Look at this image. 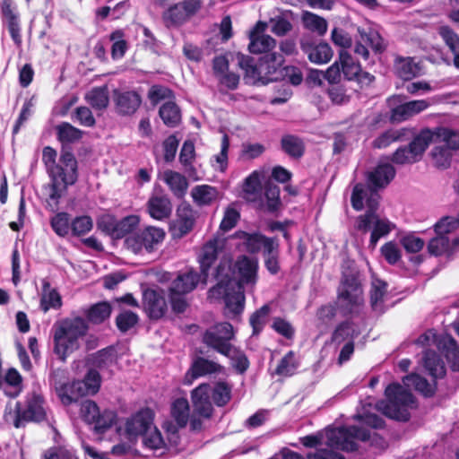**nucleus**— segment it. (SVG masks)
Returning a JSON list of instances; mask_svg holds the SVG:
<instances>
[{
	"instance_id": "f257e3e1",
	"label": "nucleus",
	"mask_w": 459,
	"mask_h": 459,
	"mask_svg": "<svg viewBox=\"0 0 459 459\" xmlns=\"http://www.w3.org/2000/svg\"><path fill=\"white\" fill-rule=\"evenodd\" d=\"M266 23L258 22L249 32L248 50L252 54L265 55L259 58L258 64L249 56H238V65L245 71V80L247 83L262 82L266 84L276 80L273 74L284 62L282 55L276 52L267 54L276 46V40L270 35L264 34Z\"/></svg>"
},
{
	"instance_id": "f03ea898",
	"label": "nucleus",
	"mask_w": 459,
	"mask_h": 459,
	"mask_svg": "<svg viewBox=\"0 0 459 459\" xmlns=\"http://www.w3.org/2000/svg\"><path fill=\"white\" fill-rule=\"evenodd\" d=\"M56 157L57 152L54 148H43L42 161L51 178L49 197L52 200L60 199L67 186L74 184L78 178L77 160L71 151L62 149L58 162Z\"/></svg>"
},
{
	"instance_id": "7ed1b4c3",
	"label": "nucleus",
	"mask_w": 459,
	"mask_h": 459,
	"mask_svg": "<svg viewBox=\"0 0 459 459\" xmlns=\"http://www.w3.org/2000/svg\"><path fill=\"white\" fill-rule=\"evenodd\" d=\"M216 285L208 293L214 299H223L226 307L235 316L240 315L245 307L244 288L236 282L234 270L230 261H221L215 268Z\"/></svg>"
},
{
	"instance_id": "20e7f679",
	"label": "nucleus",
	"mask_w": 459,
	"mask_h": 459,
	"mask_svg": "<svg viewBox=\"0 0 459 459\" xmlns=\"http://www.w3.org/2000/svg\"><path fill=\"white\" fill-rule=\"evenodd\" d=\"M54 351L65 360L79 349L80 339L88 331L86 321L81 316L65 318L54 325Z\"/></svg>"
},
{
	"instance_id": "39448f33",
	"label": "nucleus",
	"mask_w": 459,
	"mask_h": 459,
	"mask_svg": "<svg viewBox=\"0 0 459 459\" xmlns=\"http://www.w3.org/2000/svg\"><path fill=\"white\" fill-rule=\"evenodd\" d=\"M207 279L193 268L178 272L168 289L172 311L175 314L184 313L188 307L186 296L194 291L200 283L205 285Z\"/></svg>"
},
{
	"instance_id": "423d86ee",
	"label": "nucleus",
	"mask_w": 459,
	"mask_h": 459,
	"mask_svg": "<svg viewBox=\"0 0 459 459\" xmlns=\"http://www.w3.org/2000/svg\"><path fill=\"white\" fill-rule=\"evenodd\" d=\"M386 401L377 403V409L386 417L399 421H408L411 414L408 408L415 403L411 391L399 383L388 385L385 391Z\"/></svg>"
},
{
	"instance_id": "0eeeda50",
	"label": "nucleus",
	"mask_w": 459,
	"mask_h": 459,
	"mask_svg": "<svg viewBox=\"0 0 459 459\" xmlns=\"http://www.w3.org/2000/svg\"><path fill=\"white\" fill-rule=\"evenodd\" d=\"M44 397L37 390H33L28 393L25 400V408L22 407V403L17 402L15 403V410L13 415L12 409L8 412V407L5 408V420H8V417H13V426L16 429L22 428L26 423L41 422L46 420V411L44 408Z\"/></svg>"
},
{
	"instance_id": "6e6552de",
	"label": "nucleus",
	"mask_w": 459,
	"mask_h": 459,
	"mask_svg": "<svg viewBox=\"0 0 459 459\" xmlns=\"http://www.w3.org/2000/svg\"><path fill=\"white\" fill-rule=\"evenodd\" d=\"M434 133L429 129H422L408 145L399 147L392 154V162L397 165L413 164L420 160L425 151L434 141Z\"/></svg>"
},
{
	"instance_id": "1a4fd4ad",
	"label": "nucleus",
	"mask_w": 459,
	"mask_h": 459,
	"mask_svg": "<svg viewBox=\"0 0 459 459\" xmlns=\"http://www.w3.org/2000/svg\"><path fill=\"white\" fill-rule=\"evenodd\" d=\"M234 338L233 326L229 322H221L209 327L202 336V342L217 352L230 356L232 345L230 341Z\"/></svg>"
},
{
	"instance_id": "9d476101",
	"label": "nucleus",
	"mask_w": 459,
	"mask_h": 459,
	"mask_svg": "<svg viewBox=\"0 0 459 459\" xmlns=\"http://www.w3.org/2000/svg\"><path fill=\"white\" fill-rule=\"evenodd\" d=\"M165 231L161 228L148 226L135 234L127 236L125 244L134 254L151 253L163 241Z\"/></svg>"
},
{
	"instance_id": "9b49d317",
	"label": "nucleus",
	"mask_w": 459,
	"mask_h": 459,
	"mask_svg": "<svg viewBox=\"0 0 459 459\" xmlns=\"http://www.w3.org/2000/svg\"><path fill=\"white\" fill-rule=\"evenodd\" d=\"M142 303L144 312L151 320L162 318L168 311L165 293L161 289L143 290Z\"/></svg>"
},
{
	"instance_id": "f8f14e48",
	"label": "nucleus",
	"mask_w": 459,
	"mask_h": 459,
	"mask_svg": "<svg viewBox=\"0 0 459 459\" xmlns=\"http://www.w3.org/2000/svg\"><path fill=\"white\" fill-rule=\"evenodd\" d=\"M358 32L359 39L356 41L354 52L363 60L368 61L369 59L368 48L376 54H381L385 50L383 39L377 31L359 28Z\"/></svg>"
},
{
	"instance_id": "ddd939ff",
	"label": "nucleus",
	"mask_w": 459,
	"mask_h": 459,
	"mask_svg": "<svg viewBox=\"0 0 459 459\" xmlns=\"http://www.w3.org/2000/svg\"><path fill=\"white\" fill-rule=\"evenodd\" d=\"M112 97L116 112L123 117L134 115L142 104V97L136 91L115 89Z\"/></svg>"
},
{
	"instance_id": "4468645a",
	"label": "nucleus",
	"mask_w": 459,
	"mask_h": 459,
	"mask_svg": "<svg viewBox=\"0 0 459 459\" xmlns=\"http://www.w3.org/2000/svg\"><path fill=\"white\" fill-rule=\"evenodd\" d=\"M300 48L307 56L308 60L316 65L328 63L333 55L329 44L325 42L316 44L309 36L301 38Z\"/></svg>"
},
{
	"instance_id": "2eb2a0df",
	"label": "nucleus",
	"mask_w": 459,
	"mask_h": 459,
	"mask_svg": "<svg viewBox=\"0 0 459 459\" xmlns=\"http://www.w3.org/2000/svg\"><path fill=\"white\" fill-rule=\"evenodd\" d=\"M211 399L210 384L203 383L194 388L191 391V401L194 414L204 419H210L213 413V407Z\"/></svg>"
},
{
	"instance_id": "dca6fc26",
	"label": "nucleus",
	"mask_w": 459,
	"mask_h": 459,
	"mask_svg": "<svg viewBox=\"0 0 459 459\" xmlns=\"http://www.w3.org/2000/svg\"><path fill=\"white\" fill-rule=\"evenodd\" d=\"M154 413L150 408H144L132 415L126 423L128 437L143 436L152 428Z\"/></svg>"
},
{
	"instance_id": "f3484780",
	"label": "nucleus",
	"mask_w": 459,
	"mask_h": 459,
	"mask_svg": "<svg viewBox=\"0 0 459 459\" xmlns=\"http://www.w3.org/2000/svg\"><path fill=\"white\" fill-rule=\"evenodd\" d=\"M222 371L223 367L221 364L204 357H196L193 359L186 373L185 384L190 385L195 379L207 375L221 373Z\"/></svg>"
},
{
	"instance_id": "a211bd4d",
	"label": "nucleus",
	"mask_w": 459,
	"mask_h": 459,
	"mask_svg": "<svg viewBox=\"0 0 459 459\" xmlns=\"http://www.w3.org/2000/svg\"><path fill=\"white\" fill-rule=\"evenodd\" d=\"M238 279H236L240 286L255 285L257 281L258 261L247 255H240L235 263Z\"/></svg>"
},
{
	"instance_id": "6ab92c4d",
	"label": "nucleus",
	"mask_w": 459,
	"mask_h": 459,
	"mask_svg": "<svg viewBox=\"0 0 459 459\" xmlns=\"http://www.w3.org/2000/svg\"><path fill=\"white\" fill-rule=\"evenodd\" d=\"M234 238L240 239L243 248L246 252L255 255L261 250L266 249L267 244H273L276 241L273 238H269L260 232H247L238 230L234 234Z\"/></svg>"
},
{
	"instance_id": "aec40b11",
	"label": "nucleus",
	"mask_w": 459,
	"mask_h": 459,
	"mask_svg": "<svg viewBox=\"0 0 459 459\" xmlns=\"http://www.w3.org/2000/svg\"><path fill=\"white\" fill-rule=\"evenodd\" d=\"M430 106L427 100H417L398 105L391 109L390 121L393 123H401L420 112L426 110Z\"/></svg>"
},
{
	"instance_id": "412c9836",
	"label": "nucleus",
	"mask_w": 459,
	"mask_h": 459,
	"mask_svg": "<svg viewBox=\"0 0 459 459\" xmlns=\"http://www.w3.org/2000/svg\"><path fill=\"white\" fill-rule=\"evenodd\" d=\"M361 289L358 280L351 275L345 276L342 281V290L339 293V299L347 303V307L344 308L342 306V309L344 313H351L353 307L359 305L360 301Z\"/></svg>"
},
{
	"instance_id": "4be33fe9",
	"label": "nucleus",
	"mask_w": 459,
	"mask_h": 459,
	"mask_svg": "<svg viewBox=\"0 0 459 459\" xmlns=\"http://www.w3.org/2000/svg\"><path fill=\"white\" fill-rule=\"evenodd\" d=\"M395 176V169L389 163L379 164L368 176V187L372 192L386 186Z\"/></svg>"
},
{
	"instance_id": "5701e85b",
	"label": "nucleus",
	"mask_w": 459,
	"mask_h": 459,
	"mask_svg": "<svg viewBox=\"0 0 459 459\" xmlns=\"http://www.w3.org/2000/svg\"><path fill=\"white\" fill-rule=\"evenodd\" d=\"M438 350L444 354L453 371H459V346L449 334L441 335L437 340Z\"/></svg>"
},
{
	"instance_id": "b1692460",
	"label": "nucleus",
	"mask_w": 459,
	"mask_h": 459,
	"mask_svg": "<svg viewBox=\"0 0 459 459\" xmlns=\"http://www.w3.org/2000/svg\"><path fill=\"white\" fill-rule=\"evenodd\" d=\"M413 134V130L410 128L389 129L375 138L372 146L376 149H384L394 142L408 140Z\"/></svg>"
},
{
	"instance_id": "393cba45",
	"label": "nucleus",
	"mask_w": 459,
	"mask_h": 459,
	"mask_svg": "<svg viewBox=\"0 0 459 459\" xmlns=\"http://www.w3.org/2000/svg\"><path fill=\"white\" fill-rule=\"evenodd\" d=\"M2 13L6 20L7 28L13 42L20 46L22 44L21 26L18 13L12 6L10 0H4L2 4Z\"/></svg>"
},
{
	"instance_id": "a878e982",
	"label": "nucleus",
	"mask_w": 459,
	"mask_h": 459,
	"mask_svg": "<svg viewBox=\"0 0 459 459\" xmlns=\"http://www.w3.org/2000/svg\"><path fill=\"white\" fill-rule=\"evenodd\" d=\"M56 139L62 144V149L66 145L74 144L82 140L83 131L74 126L68 122H61L55 126Z\"/></svg>"
},
{
	"instance_id": "bb28decb",
	"label": "nucleus",
	"mask_w": 459,
	"mask_h": 459,
	"mask_svg": "<svg viewBox=\"0 0 459 459\" xmlns=\"http://www.w3.org/2000/svg\"><path fill=\"white\" fill-rule=\"evenodd\" d=\"M117 359V352L113 346L98 351L88 358V364L96 370H105L110 368Z\"/></svg>"
},
{
	"instance_id": "cd10ccee",
	"label": "nucleus",
	"mask_w": 459,
	"mask_h": 459,
	"mask_svg": "<svg viewBox=\"0 0 459 459\" xmlns=\"http://www.w3.org/2000/svg\"><path fill=\"white\" fill-rule=\"evenodd\" d=\"M177 213L176 227L180 236H184L192 230L195 222V212L189 203H181L178 207Z\"/></svg>"
},
{
	"instance_id": "c85d7f7f",
	"label": "nucleus",
	"mask_w": 459,
	"mask_h": 459,
	"mask_svg": "<svg viewBox=\"0 0 459 459\" xmlns=\"http://www.w3.org/2000/svg\"><path fill=\"white\" fill-rule=\"evenodd\" d=\"M403 384L408 387H413L415 391L422 394L424 397H432L436 393V380L430 384L425 377L418 374H411L403 377Z\"/></svg>"
},
{
	"instance_id": "c756f323",
	"label": "nucleus",
	"mask_w": 459,
	"mask_h": 459,
	"mask_svg": "<svg viewBox=\"0 0 459 459\" xmlns=\"http://www.w3.org/2000/svg\"><path fill=\"white\" fill-rule=\"evenodd\" d=\"M300 367V359L293 351H289L279 361L274 374L281 377L294 376Z\"/></svg>"
},
{
	"instance_id": "7c9ffc66",
	"label": "nucleus",
	"mask_w": 459,
	"mask_h": 459,
	"mask_svg": "<svg viewBox=\"0 0 459 459\" xmlns=\"http://www.w3.org/2000/svg\"><path fill=\"white\" fill-rule=\"evenodd\" d=\"M2 389L10 398H15L22 392V377L16 368H11L7 370Z\"/></svg>"
},
{
	"instance_id": "2f4dec72",
	"label": "nucleus",
	"mask_w": 459,
	"mask_h": 459,
	"mask_svg": "<svg viewBox=\"0 0 459 459\" xmlns=\"http://www.w3.org/2000/svg\"><path fill=\"white\" fill-rule=\"evenodd\" d=\"M218 257V247L215 240L207 242L199 255L200 273L208 279L209 271Z\"/></svg>"
},
{
	"instance_id": "473e14b6",
	"label": "nucleus",
	"mask_w": 459,
	"mask_h": 459,
	"mask_svg": "<svg viewBox=\"0 0 459 459\" xmlns=\"http://www.w3.org/2000/svg\"><path fill=\"white\" fill-rule=\"evenodd\" d=\"M40 309L48 312L49 309H58L62 307V298L56 289H51L50 283L47 281L42 284V294L40 298Z\"/></svg>"
},
{
	"instance_id": "72a5a7b5",
	"label": "nucleus",
	"mask_w": 459,
	"mask_h": 459,
	"mask_svg": "<svg viewBox=\"0 0 459 459\" xmlns=\"http://www.w3.org/2000/svg\"><path fill=\"white\" fill-rule=\"evenodd\" d=\"M281 150L290 158L300 159L305 153L304 141L294 134H285L281 139Z\"/></svg>"
},
{
	"instance_id": "f704fd0d",
	"label": "nucleus",
	"mask_w": 459,
	"mask_h": 459,
	"mask_svg": "<svg viewBox=\"0 0 459 459\" xmlns=\"http://www.w3.org/2000/svg\"><path fill=\"white\" fill-rule=\"evenodd\" d=\"M163 178L177 198L181 199L185 196L188 183L183 175L173 170H166Z\"/></svg>"
},
{
	"instance_id": "c9c22d12",
	"label": "nucleus",
	"mask_w": 459,
	"mask_h": 459,
	"mask_svg": "<svg viewBox=\"0 0 459 459\" xmlns=\"http://www.w3.org/2000/svg\"><path fill=\"white\" fill-rule=\"evenodd\" d=\"M142 437L143 446L152 450L159 456L164 455L168 450L161 433L156 427H153V429L148 430Z\"/></svg>"
},
{
	"instance_id": "e433bc0d",
	"label": "nucleus",
	"mask_w": 459,
	"mask_h": 459,
	"mask_svg": "<svg viewBox=\"0 0 459 459\" xmlns=\"http://www.w3.org/2000/svg\"><path fill=\"white\" fill-rule=\"evenodd\" d=\"M394 73L401 79L408 81L419 73V67L411 57L396 56L394 63Z\"/></svg>"
},
{
	"instance_id": "4c0bfd02",
	"label": "nucleus",
	"mask_w": 459,
	"mask_h": 459,
	"mask_svg": "<svg viewBox=\"0 0 459 459\" xmlns=\"http://www.w3.org/2000/svg\"><path fill=\"white\" fill-rule=\"evenodd\" d=\"M424 367L434 380L446 375V368L440 357L433 351H427L423 356Z\"/></svg>"
},
{
	"instance_id": "58836bf2",
	"label": "nucleus",
	"mask_w": 459,
	"mask_h": 459,
	"mask_svg": "<svg viewBox=\"0 0 459 459\" xmlns=\"http://www.w3.org/2000/svg\"><path fill=\"white\" fill-rule=\"evenodd\" d=\"M438 34L454 55V65L459 69V35L449 26H440Z\"/></svg>"
},
{
	"instance_id": "ea45409f",
	"label": "nucleus",
	"mask_w": 459,
	"mask_h": 459,
	"mask_svg": "<svg viewBox=\"0 0 459 459\" xmlns=\"http://www.w3.org/2000/svg\"><path fill=\"white\" fill-rule=\"evenodd\" d=\"M189 18L180 3L171 5L162 14L163 22L168 28L179 26Z\"/></svg>"
},
{
	"instance_id": "a19ab883",
	"label": "nucleus",
	"mask_w": 459,
	"mask_h": 459,
	"mask_svg": "<svg viewBox=\"0 0 459 459\" xmlns=\"http://www.w3.org/2000/svg\"><path fill=\"white\" fill-rule=\"evenodd\" d=\"M159 116L168 127H176L181 121L180 109L173 101L162 104L159 109Z\"/></svg>"
},
{
	"instance_id": "79ce46f5",
	"label": "nucleus",
	"mask_w": 459,
	"mask_h": 459,
	"mask_svg": "<svg viewBox=\"0 0 459 459\" xmlns=\"http://www.w3.org/2000/svg\"><path fill=\"white\" fill-rule=\"evenodd\" d=\"M394 228V224L387 219L377 218L371 230L368 247L374 249L380 238L386 237Z\"/></svg>"
},
{
	"instance_id": "37998d69",
	"label": "nucleus",
	"mask_w": 459,
	"mask_h": 459,
	"mask_svg": "<svg viewBox=\"0 0 459 459\" xmlns=\"http://www.w3.org/2000/svg\"><path fill=\"white\" fill-rule=\"evenodd\" d=\"M279 255V243L277 240L273 244H267L266 249L263 252V256L264 266L272 275L277 274L281 270Z\"/></svg>"
},
{
	"instance_id": "c03bdc74",
	"label": "nucleus",
	"mask_w": 459,
	"mask_h": 459,
	"mask_svg": "<svg viewBox=\"0 0 459 459\" xmlns=\"http://www.w3.org/2000/svg\"><path fill=\"white\" fill-rule=\"evenodd\" d=\"M111 311L110 304L107 301H101L91 306L85 315L89 322L100 325L110 316Z\"/></svg>"
},
{
	"instance_id": "a18cd8bd",
	"label": "nucleus",
	"mask_w": 459,
	"mask_h": 459,
	"mask_svg": "<svg viewBox=\"0 0 459 459\" xmlns=\"http://www.w3.org/2000/svg\"><path fill=\"white\" fill-rule=\"evenodd\" d=\"M87 102L97 110L107 108L109 102L107 86L94 87L85 96Z\"/></svg>"
},
{
	"instance_id": "49530a36",
	"label": "nucleus",
	"mask_w": 459,
	"mask_h": 459,
	"mask_svg": "<svg viewBox=\"0 0 459 459\" xmlns=\"http://www.w3.org/2000/svg\"><path fill=\"white\" fill-rule=\"evenodd\" d=\"M171 416L178 428H185L189 420V403L186 398H178L171 404Z\"/></svg>"
},
{
	"instance_id": "de8ad7c7",
	"label": "nucleus",
	"mask_w": 459,
	"mask_h": 459,
	"mask_svg": "<svg viewBox=\"0 0 459 459\" xmlns=\"http://www.w3.org/2000/svg\"><path fill=\"white\" fill-rule=\"evenodd\" d=\"M76 384H82L80 385V389L82 392V394H95L98 393L101 384V377L98 370L95 368H89L87 371L83 380L75 381Z\"/></svg>"
},
{
	"instance_id": "09e8293b",
	"label": "nucleus",
	"mask_w": 459,
	"mask_h": 459,
	"mask_svg": "<svg viewBox=\"0 0 459 459\" xmlns=\"http://www.w3.org/2000/svg\"><path fill=\"white\" fill-rule=\"evenodd\" d=\"M368 204L367 211L356 218L355 227L358 230L366 233L372 230L375 220L379 217L377 214L378 203H367Z\"/></svg>"
},
{
	"instance_id": "8fccbe9b",
	"label": "nucleus",
	"mask_w": 459,
	"mask_h": 459,
	"mask_svg": "<svg viewBox=\"0 0 459 459\" xmlns=\"http://www.w3.org/2000/svg\"><path fill=\"white\" fill-rule=\"evenodd\" d=\"M339 62L343 77L348 81L355 80L360 72V65L354 61L353 57L345 50L339 53Z\"/></svg>"
},
{
	"instance_id": "3c124183",
	"label": "nucleus",
	"mask_w": 459,
	"mask_h": 459,
	"mask_svg": "<svg viewBox=\"0 0 459 459\" xmlns=\"http://www.w3.org/2000/svg\"><path fill=\"white\" fill-rule=\"evenodd\" d=\"M82 385V384H76V382L62 385L57 389V395L61 403L67 406L74 403H77L80 397L85 396L80 389V385Z\"/></svg>"
},
{
	"instance_id": "603ef678",
	"label": "nucleus",
	"mask_w": 459,
	"mask_h": 459,
	"mask_svg": "<svg viewBox=\"0 0 459 459\" xmlns=\"http://www.w3.org/2000/svg\"><path fill=\"white\" fill-rule=\"evenodd\" d=\"M353 439L350 435H346L341 427L329 437V444L345 452H354L358 450L359 446Z\"/></svg>"
},
{
	"instance_id": "864d4df0",
	"label": "nucleus",
	"mask_w": 459,
	"mask_h": 459,
	"mask_svg": "<svg viewBox=\"0 0 459 459\" xmlns=\"http://www.w3.org/2000/svg\"><path fill=\"white\" fill-rule=\"evenodd\" d=\"M270 312L271 307L268 304H264L250 316L249 324L252 327L253 336H257L263 332L268 321Z\"/></svg>"
},
{
	"instance_id": "5fc2aeb1",
	"label": "nucleus",
	"mask_w": 459,
	"mask_h": 459,
	"mask_svg": "<svg viewBox=\"0 0 459 459\" xmlns=\"http://www.w3.org/2000/svg\"><path fill=\"white\" fill-rule=\"evenodd\" d=\"M211 397L217 407L225 406L231 399V386L225 381H219L211 386Z\"/></svg>"
},
{
	"instance_id": "6e6d98bb",
	"label": "nucleus",
	"mask_w": 459,
	"mask_h": 459,
	"mask_svg": "<svg viewBox=\"0 0 459 459\" xmlns=\"http://www.w3.org/2000/svg\"><path fill=\"white\" fill-rule=\"evenodd\" d=\"M302 22L306 29L316 32L318 36H324L327 31V22L325 18L310 12H305Z\"/></svg>"
},
{
	"instance_id": "4d7b16f0",
	"label": "nucleus",
	"mask_w": 459,
	"mask_h": 459,
	"mask_svg": "<svg viewBox=\"0 0 459 459\" xmlns=\"http://www.w3.org/2000/svg\"><path fill=\"white\" fill-rule=\"evenodd\" d=\"M357 334L353 324L350 321H343L340 323L332 334V342L337 345L344 342L353 341Z\"/></svg>"
},
{
	"instance_id": "13d9d810",
	"label": "nucleus",
	"mask_w": 459,
	"mask_h": 459,
	"mask_svg": "<svg viewBox=\"0 0 459 459\" xmlns=\"http://www.w3.org/2000/svg\"><path fill=\"white\" fill-rule=\"evenodd\" d=\"M117 421V414L113 411L104 410L100 411L94 420L92 428L97 434H104L108 429L113 427Z\"/></svg>"
},
{
	"instance_id": "bf43d9fd",
	"label": "nucleus",
	"mask_w": 459,
	"mask_h": 459,
	"mask_svg": "<svg viewBox=\"0 0 459 459\" xmlns=\"http://www.w3.org/2000/svg\"><path fill=\"white\" fill-rule=\"evenodd\" d=\"M140 219L137 215H128L117 221L114 238L119 239L133 232L139 225Z\"/></svg>"
},
{
	"instance_id": "052dcab7",
	"label": "nucleus",
	"mask_w": 459,
	"mask_h": 459,
	"mask_svg": "<svg viewBox=\"0 0 459 459\" xmlns=\"http://www.w3.org/2000/svg\"><path fill=\"white\" fill-rule=\"evenodd\" d=\"M434 165L438 169H446L451 166L452 152L444 145H437L431 151Z\"/></svg>"
},
{
	"instance_id": "680f3d73",
	"label": "nucleus",
	"mask_w": 459,
	"mask_h": 459,
	"mask_svg": "<svg viewBox=\"0 0 459 459\" xmlns=\"http://www.w3.org/2000/svg\"><path fill=\"white\" fill-rule=\"evenodd\" d=\"M124 37L125 33L122 30H116L109 35V39L113 41L111 56L114 60L121 59L127 50V42Z\"/></svg>"
},
{
	"instance_id": "e2e57ef3",
	"label": "nucleus",
	"mask_w": 459,
	"mask_h": 459,
	"mask_svg": "<svg viewBox=\"0 0 459 459\" xmlns=\"http://www.w3.org/2000/svg\"><path fill=\"white\" fill-rule=\"evenodd\" d=\"M195 157L194 143L190 140L184 142L179 153V161L184 166L186 172L191 176L195 171L193 160Z\"/></svg>"
},
{
	"instance_id": "0e129e2a",
	"label": "nucleus",
	"mask_w": 459,
	"mask_h": 459,
	"mask_svg": "<svg viewBox=\"0 0 459 459\" xmlns=\"http://www.w3.org/2000/svg\"><path fill=\"white\" fill-rule=\"evenodd\" d=\"M191 196L194 201H216L221 198L217 188L209 185L195 186L191 191Z\"/></svg>"
},
{
	"instance_id": "69168bd1",
	"label": "nucleus",
	"mask_w": 459,
	"mask_h": 459,
	"mask_svg": "<svg viewBox=\"0 0 459 459\" xmlns=\"http://www.w3.org/2000/svg\"><path fill=\"white\" fill-rule=\"evenodd\" d=\"M138 315L130 310H124L116 317V325L117 329L123 333L134 328L138 324Z\"/></svg>"
},
{
	"instance_id": "338daca9",
	"label": "nucleus",
	"mask_w": 459,
	"mask_h": 459,
	"mask_svg": "<svg viewBox=\"0 0 459 459\" xmlns=\"http://www.w3.org/2000/svg\"><path fill=\"white\" fill-rule=\"evenodd\" d=\"M434 138H439L444 142V146L453 150H459V133L447 128H437L436 131H432Z\"/></svg>"
},
{
	"instance_id": "774afa93",
	"label": "nucleus",
	"mask_w": 459,
	"mask_h": 459,
	"mask_svg": "<svg viewBox=\"0 0 459 459\" xmlns=\"http://www.w3.org/2000/svg\"><path fill=\"white\" fill-rule=\"evenodd\" d=\"M43 459H78V457L74 448L55 446L45 451Z\"/></svg>"
}]
</instances>
